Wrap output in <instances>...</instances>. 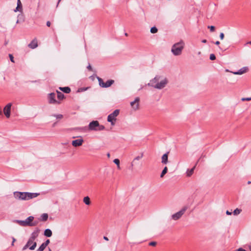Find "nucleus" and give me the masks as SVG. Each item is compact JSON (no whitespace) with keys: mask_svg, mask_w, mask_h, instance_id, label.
Instances as JSON below:
<instances>
[{"mask_svg":"<svg viewBox=\"0 0 251 251\" xmlns=\"http://www.w3.org/2000/svg\"><path fill=\"white\" fill-rule=\"evenodd\" d=\"M39 195L37 193L15 192L14 197L19 200L27 201L37 197Z\"/></svg>","mask_w":251,"mask_h":251,"instance_id":"1","label":"nucleus"},{"mask_svg":"<svg viewBox=\"0 0 251 251\" xmlns=\"http://www.w3.org/2000/svg\"><path fill=\"white\" fill-rule=\"evenodd\" d=\"M184 43L183 41L175 44L172 48L171 51L174 55H179L181 54L182 50L184 48Z\"/></svg>","mask_w":251,"mask_h":251,"instance_id":"2","label":"nucleus"},{"mask_svg":"<svg viewBox=\"0 0 251 251\" xmlns=\"http://www.w3.org/2000/svg\"><path fill=\"white\" fill-rule=\"evenodd\" d=\"M120 110L116 109L107 117V121L111 123L112 126H114L116 121V117L119 115Z\"/></svg>","mask_w":251,"mask_h":251,"instance_id":"3","label":"nucleus"},{"mask_svg":"<svg viewBox=\"0 0 251 251\" xmlns=\"http://www.w3.org/2000/svg\"><path fill=\"white\" fill-rule=\"evenodd\" d=\"M187 209V206L183 207L179 211L173 214L172 215V218L174 220H178L184 214L185 212Z\"/></svg>","mask_w":251,"mask_h":251,"instance_id":"4","label":"nucleus"},{"mask_svg":"<svg viewBox=\"0 0 251 251\" xmlns=\"http://www.w3.org/2000/svg\"><path fill=\"white\" fill-rule=\"evenodd\" d=\"M168 82V81L167 79L165 78L163 80H161L160 82H157L155 85H152V87L158 89H162L165 87Z\"/></svg>","mask_w":251,"mask_h":251,"instance_id":"5","label":"nucleus"},{"mask_svg":"<svg viewBox=\"0 0 251 251\" xmlns=\"http://www.w3.org/2000/svg\"><path fill=\"white\" fill-rule=\"evenodd\" d=\"M49 102L50 104H60V102L55 100V94L51 93L48 96Z\"/></svg>","mask_w":251,"mask_h":251,"instance_id":"6","label":"nucleus"},{"mask_svg":"<svg viewBox=\"0 0 251 251\" xmlns=\"http://www.w3.org/2000/svg\"><path fill=\"white\" fill-rule=\"evenodd\" d=\"M139 102L140 98L137 97L134 101L130 102V105L134 110L136 111L139 109Z\"/></svg>","mask_w":251,"mask_h":251,"instance_id":"7","label":"nucleus"},{"mask_svg":"<svg viewBox=\"0 0 251 251\" xmlns=\"http://www.w3.org/2000/svg\"><path fill=\"white\" fill-rule=\"evenodd\" d=\"M12 106L11 103H8L3 109V112L4 115L7 118H9L11 112V107Z\"/></svg>","mask_w":251,"mask_h":251,"instance_id":"8","label":"nucleus"},{"mask_svg":"<svg viewBox=\"0 0 251 251\" xmlns=\"http://www.w3.org/2000/svg\"><path fill=\"white\" fill-rule=\"evenodd\" d=\"M99 122L98 121H93L89 124L88 127L90 130L97 131Z\"/></svg>","mask_w":251,"mask_h":251,"instance_id":"9","label":"nucleus"},{"mask_svg":"<svg viewBox=\"0 0 251 251\" xmlns=\"http://www.w3.org/2000/svg\"><path fill=\"white\" fill-rule=\"evenodd\" d=\"M40 232V229L37 228L31 234V236L29 238V242H31L32 240L34 241L35 239L38 236Z\"/></svg>","mask_w":251,"mask_h":251,"instance_id":"10","label":"nucleus"},{"mask_svg":"<svg viewBox=\"0 0 251 251\" xmlns=\"http://www.w3.org/2000/svg\"><path fill=\"white\" fill-rule=\"evenodd\" d=\"M83 142L82 139H78L72 141V144L75 147H77L82 145Z\"/></svg>","mask_w":251,"mask_h":251,"instance_id":"11","label":"nucleus"},{"mask_svg":"<svg viewBox=\"0 0 251 251\" xmlns=\"http://www.w3.org/2000/svg\"><path fill=\"white\" fill-rule=\"evenodd\" d=\"M160 76L156 75L153 79L150 81V82L148 84V85L152 87V85H155V84L159 82V80H160Z\"/></svg>","mask_w":251,"mask_h":251,"instance_id":"12","label":"nucleus"},{"mask_svg":"<svg viewBox=\"0 0 251 251\" xmlns=\"http://www.w3.org/2000/svg\"><path fill=\"white\" fill-rule=\"evenodd\" d=\"M169 152L168 151L164 154L161 157V163L163 164H167L168 163V154Z\"/></svg>","mask_w":251,"mask_h":251,"instance_id":"13","label":"nucleus"},{"mask_svg":"<svg viewBox=\"0 0 251 251\" xmlns=\"http://www.w3.org/2000/svg\"><path fill=\"white\" fill-rule=\"evenodd\" d=\"M28 47L30 49H34L37 47L38 43L36 39H33L28 45Z\"/></svg>","mask_w":251,"mask_h":251,"instance_id":"14","label":"nucleus"},{"mask_svg":"<svg viewBox=\"0 0 251 251\" xmlns=\"http://www.w3.org/2000/svg\"><path fill=\"white\" fill-rule=\"evenodd\" d=\"M248 70V68L247 67H243L238 70L237 72H233V74L235 75H242L245 73H246Z\"/></svg>","mask_w":251,"mask_h":251,"instance_id":"15","label":"nucleus"},{"mask_svg":"<svg viewBox=\"0 0 251 251\" xmlns=\"http://www.w3.org/2000/svg\"><path fill=\"white\" fill-rule=\"evenodd\" d=\"M34 219V217L33 216H29L27 218L25 221V224L26 226H31V224Z\"/></svg>","mask_w":251,"mask_h":251,"instance_id":"16","label":"nucleus"},{"mask_svg":"<svg viewBox=\"0 0 251 251\" xmlns=\"http://www.w3.org/2000/svg\"><path fill=\"white\" fill-rule=\"evenodd\" d=\"M44 235L47 237H50L52 236V231L50 229H46L44 231Z\"/></svg>","mask_w":251,"mask_h":251,"instance_id":"17","label":"nucleus"},{"mask_svg":"<svg viewBox=\"0 0 251 251\" xmlns=\"http://www.w3.org/2000/svg\"><path fill=\"white\" fill-rule=\"evenodd\" d=\"M59 89L67 94H69L71 92V89L69 87H59Z\"/></svg>","mask_w":251,"mask_h":251,"instance_id":"18","label":"nucleus"},{"mask_svg":"<svg viewBox=\"0 0 251 251\" xmlns=\"http://www.w3.org/2000/svg\"><path fill=\"white\" fill-rule=\"evenodd\" d=\"M48 217H49V216H48V214L44 213V214H42L39 220L41 221L45 222L48 220Z\"/></svg>","mask_w":251,"mask_h":251,"instance_id":"19","label":"nucleus"},{"mask_svg":"<svg viewBox=\"0 0 251 251\" xmlns=\"http://www.w3.org/2000/svg\"><path fill=\"white\" fill-rule=\"evenodd\" d=\"M114 83V80L112 79H109L105 82V88H108L111 86Z\"/></svg>","mask_w":251,"mask_h":251,"instance_id":"20","label":"nucleus"},{"mask_svg":"<svg viewBox=\"0 0 251 251\" xmlns=\"http://www.w3.org/2000/svg\"><path fill=\"white\" fill-rule=\"evenodd\" d=\"M97 79L99 81V85L102 88H105V82H103V79L99 76L97 77Z\"/></svg>","mask_w":251,"mask_h":251,"instance_id":"21","label":"nucleus"},{"mask_svg":"<svg viewBox=\"0 0 251 251\" xmlns=\"http://www.w3.org/2000/svg\"><path fill=\"white\" fill-rule=\"evenodd\" d=\"M57 98L59 100H62L64 98V95L58 91H56Z\"/></svg>","mask_w":251,"mask_h":251,"instance_id":"22","label":"nucleus"},{"mask_svg":"<svg viewBox=\"0 0 251 251\" xmlns=\"http://www.w3.org/2000/svg\"><path fill=\"white\" fill-rule=\"evenodd\" d=\"M14 222L17 224H18L19 225H20L21 226H26L25 221L17 220L14 221Z\"/></svg>","mask_w":251,"mask_h":251,"instance_id":"23","label":"nucleus"},{"mask_svg":"<svg viewBox=\"0 0 251 251\" xmlns=\"http://www.w3.org/2000/svg\"><path fill=\"white\" fill-rule=\"evenodd\" d=\"M195 169V166L193 167L192 169L190 170H188L187 171V176H192V175L193 174L194 170Z\"/></svg>","mask_w":251,"mask_h":251,"instance_id":"24","label":"nucleus"},{"mask_svg":"<svg viewBox=\"0 0 251 251\" xmlns=\"http://www.w3.org/2000/svg\"><path fill=\"white\" fill-rule=\"evenodd\" d=\"M83 202L86 204V205H89L91 203L90 199L89 197L86 196L83 199Z\"/></svg>","mask_w":251,"mask_h":251,"instance_id":"25","label":"nucleus"},{"mask_svg":"<svg viewBox=\"0 0 251 251\" xmlns=\"http://www.w3.org/2000/svg\"><path fill=\"white\" fill-rule=\"evenodd\" d=\"M168 171V168L166 166L164 168L163 170H162L161 175H160V177H163L167 173Z\"/></svg>","mask_w":251,"mask_h":251,"instance_id":"26","label":"nucleus"},{"mask_svg":"<svg viewBox=\"0 0 251 251\" xmlns=\"http://www.w3.org/2000/svg\"><path fill=\"white\" fill-rule=\"evenodd\" d=\"M241 209L236 208L233 211V213L234 215H237L241 213Z\"/></svg>","mask_w":251,"mask_h":251,"instance_id":"27","label":"nucleus"},{"mask_svg":"<svg viewBox=\"0 0 251 251\" xmlns=\"http://www.w3.org/2000/svg\"><path fill=\"white\" fill-rule=\"evenodd\" d=\"M113 162L114 163H115L117 165L118 169H120L119 159H115L113 160Z\"/></svg>","mask_w":251,"mask_h":251,"instance_id":"28","label":"nucleus"},{"mask_svg":"<svg viewBox=\"0 0 251 251\" xmlns=\"http://www.w3.org/2000/svg\"><path fill=\"white\" fill-rule=\"evenodd\" d=\"M105 129V126L103 125H100L99 123V126H98V128L97 129V131H101Z\"/></svg>","mask_w":251,"mask_h":251,"instance_id":"29","label":"nucleus"},{"mask_svg":"<svg viewBox=\"0 0 251 251\" xmlns=\"http://www.w3.org/2000/svg\"><path fill=\"white\" fill-rule=\"evenodd\" d=\"M36 246H37L36 242L33 241L32 245L30 247H29V249L30 250H34L35 249Z\"/></svg>","mask_w":251,"mask_h":251,"instance_id":"30","label":"nucleus"},{"mask_svg":"<svg viewBox=\"0 0 251 251\" xmlns=\"http://www.w3.org/2000/svg\"><path fill=\"white\" fill-rule=\"evenodd\" d=\"M157 31V28L155 26H153L151 28V32L152 33H155Z\"/></svg>","mask_w":251,"mask_h":251,"instance_id":"31","label":"nucleus"},{"mask_svg":"<svg viewBox=\"0 0 251 251\" xmlns=\"http://www.w3.org/2000/svg\"><path fill=\"white\" fill-rule=\"evenodd\" d=\"M20 7H21V8H22V3L21 2L20 0H18V1H17V6L16 7V10H15V11H16V10L19 11L18 8H20Z\"/></svg>","mask_w":251,"mask_h":251,"instance_id":"32","label":"nucleus"},{"mask_svg":"<svg viewBox=\"0 0 251 251\" xmlns=\"http://www.w3.org/2000/svg\"><path fill=\"white\" fill-rule=\"evenodd\" d=\"M46 247L42 244L38 249L37 251H43Z\"/></svg>","mask_w":251,"mask_h":251,"instance_id":"33","label":"nucleus"},{"mask_svg":"<svg viewBox=\"0 0 251 251\" xmlns=\"http://www.w3.org/2000/svg\"><path fill=\"white\" fill-rule=\"evenodd\" d=\"M207 27L210 29L211 32H214L215 31V27L213 25H209Z\"/></svg>","mask_w":251,"mask_h":251,"instance_id":"34","label":"nucleus"},{"mask_svg":"<svg viewBox=\"0 0 251 251\" xmlns=\"http://www.w3.org/2000/svg\"><path fill=\"white\" fill-rule=\"evenodd\" d=\"M53 116L56 118V119H61L63 118V115L62 114H54Z\"/></svg>","mask_w":251,"mask_h":251,"instance_id":"35","label":"nucleus"},{"mask_svg":"<svg viewBox=\"0 0 251 251\" xmlns=\"http://www.w3.org/2000/svg\"><path fill=\"white\" fill-rule=\"evenodd\" d=\"M209 58L211 60H214L216 59V56L214 54L212 53L210 55Z\"/></svg>","mask_w":251,"mask_h":251,"instance_id":"36","label":"nucleus"},{"mask_svg":"<svg viewBox=\"0 0 251 251\" xmlns=\"http://www.w3.org/2000/svg\"><path fill=\"white\" fill-rule=\"evenodd\" d=\"M143 156V153H142L141 156H136V157L134 159L133 161H134V160H140L141 158H142Z\"/></svg>","mask_w":251,"mask_h":251,"instance_id":"37","label":"nucleus"},{"mask_svg":"<svg viewBox=\"0 0 251 251\" xmlns=\"http://www.w3.org/2000/svg\"><path fill=\"white\" fill-rule=\"evenodd\" d=\"M50 240L48 239L44 243H42V244L46 247L50 243Z\"/></svg>","mask_w":251,"mask_h":251,"instance_id":"38","label":"nucleus"},{"mask_svg":"<svg viewBox=\"0 0 251 251\" xmlns=\"http://www.w3.org/2000/svg\"><path fill=\"white\" fill-rule=\"evenodd\" d=\"M242 101H250L251 100V98H243L241 99Z\"/></svg>","mask_w":251,"mask_h":251,"instance_id":"39","label":"nucleus"},{"mask_svg":"<svg viewBox=\"0 0 251 251\" xmlns=\"http://www.w3.org/2000/svg\"><path fill=\"white\" fill-rule=\"evenodd\" d=\"M29 242H27L26 245L23 247V251L25 250L27 248H29Z\"/></svg>","mask_w":251,"mask_h":251,"instance_id":"40","label":"nucleus"},{"mask_svg":"<svg viewBox=\"0 0 251 251\" xmlns=\"http://www.w3.org/2000/svg\"><path fill=\"white\" fill-rule=\"evenodd\" d=\"M38 223V221H34V222H32V223L31 224V226H36Z\"/></svg>","mask_w":251,"mask_h":251,"instance_id":"41","label":"nucleus"},{"mask_svg":"<svg viewBox=\"0 0 251 251\" xmlns=\"http://www.w3.org/2000/svg\"><path fill=\"white\" fill-rule=\"evenodd\" d=\"M149 245L151 246H155L156 245V242H151L150 243H149Z\"/></svg>","mask_w":251,"mask_h":251,"instance_id":"42","label":"nucleus"},{"mask_svg":"<svg viewBox=\"0 0 251 251\" xmlns=\"http://www.w3.org/2000/svg\"><path fill=\"white\" fill-rule=\"evenodd\" d=\"M9 58H10V61L12 62H14V57L13 56V55L11 54H9Z\"/></svg>","mask_w":251,"mask_h":251,"instance_id":"43","label":"nucleus"},{"mask_svg":"<svg viewBox=\"0 0 251 251\" xmlns=\"http://www.w3.org/2000/svg\"><path fill=\"white\" fill-rule=\"evenodd\" d=\"M224 36H225L223 32L220 33V38L221 40H223L224 38Z\"/></svg>","mask_w":251,"mask_h":251,"instance_id":"44","label":"nucleus"},{"mask_svg":"<svg viewBox=\"0 0 251 251\" xmlns=\"http://www.w3.org/2000/svg\"><path fill=\"white\" fill-rule=\"evenodd\" d=\"M87 69L90 71H92V68L91 67V66L89 64L88 66H87Z\"/></svg>","mask_w":251,"mask_h":251,"instance_id":"45","label":"nucleus"},{"mask_svg":"<svg viewBox=\"0 0 251 251\" xmlns=\"http://www.w3.org/2000/svg\"><path fill=\"white\" fill-rule=\"evenodd\" d=\"M87 89V88H81L79 89V91H83Z\"/></svg>","mask_w":251,"mask_h":251,"instance_id":"46","label":"nucleus"},{"mask_svg":"<svg viewBox=\"0 0 251 251\" xmlns=\"http://www.w3.org/2000/svg\"><path fill=\"white\" fill-rule=\"evenodd\" d=\"M33 241H34L33 240H32L31 242H29V239H28L27 242H29V244H28L29 245V247H30L32 245V243H33Z\"/></svg>","mask_w":251,"mask_h":251,"instance_id":"47","label":"nucleus"},{"mask_svg":"<svg viewBox=\"0 0 251 251\" xmlns=\"http://www.w3.org/2000/svg\"><path fill=\"white\" fill-rule=\"evenodd\" d=\"M248 45H251V41H249L248 42H247L245 44V46H247Z\"/></svg>","mask_w":251,"mask_h":251,"instance_id":"48","label":"nucleus"},{"mask_svg":"<svg viewBox=\"0 0 251 251\" xmlns=\"http://www.w3.org/2000/svg\"><path fill=\"white\" fill-rule=\"evenodd\" d=\"M50 21H47V25L48 26H50Z\"/></svg>","mask_w":251,"mask_h":251,"instance_id":"49","label":"nucleus"},{"mask_svg":"<svg viewBox=\"0 0 251 251\" xmlns=\"http://www.w3.org/2000/svg\"><path fill=\"white\" fill-rule=\"evenodd\" d=\"M231 212H229V211L227 210L226 211V214L228 215H230L231 214Z\"/></svg>","mask_w":251,"mask_h":251,"instance_id":"50","label":"nucleus"},{"mask_svg":"<svg viewBox=\"0 0 251 251\" xmlns=\"http://www.w3.org/2000/svg\"><path fill=\"white\" fill-rule=\"evenodd\" d=\"M215 44L216 45H219L220 44V42H219V41H217L215 43Z\"/></svg>","mask_w":251,"mask_h":251,"instance_id":"51","label":"nucleus"},{"mask_svg":"<svg viewBox=\"0 0 251 251\" xmlns=\"http://www.w3.org/2000/svg\"><path fill=\"white\" fill-rule=\"evenodd\" d=\"M201 42L203 43H206L207 42V40L206 39H203L201 41Z\"/></svg>","mask_w":251,"mask_h":251,"instance_id":"52","label":"nucleus"},{"mask_svg":"<svg viewBox=\"0 0 251 251\" xmlns=\"http://www.w3.org/2000/svg\"><path fill=\"white\" fill-rule=\"evenodd\" d=\"M103 239L106 241H108V238L106 236H104Z\"/></svg>","mask_w":251,"mask_h":251,"instance_id":"53","label":"nucleus"},{"mask_svg":"<svg viewBox=\"0 0 251 251\" xmlns=\"http://www.w3.org/2000/svg\"><path fill=\"white\" fill-rule=\"evenodd\" d=\"M2 112L1 107H0V115H2Z\"/></svg>","mask_w":251,"mask_h":251,"instance_id":"54","label":"nucleus"},{"mask_svg":"<svg viewBox=\"0 0 251 251\" xmlns=\"http://www.w3.org/2000/svg\"><path fill=\"white\" fill-rule=\"evenodd\" d=\"M107 157H108V158H109V157H110V154L109 153H107Z\"/></svg>","mask_w":251,"mask_h":251,"instance_id":"55","label":"nucleus"},{"mask_svg":"<svg viewBox=\"0 0 251 251\" xmlns=\"http://www.w3.org/2000/svg\"><path fill=\"white\" fill-rule=\"evenodd\" d=\"M248 247H249V249L250 251H251V245H249Z\"/></svg>","mask_w":251,"mask_h":251,"instance_id":"56","label":"nucleus"},{"mask_svg":"<svg viewBox=\"0 0 251 251\" xmlns=\"http://www.w3.org/2000/svg\"><path fill=\"white\" fill-rule=\"evenodd\" d=\"M12 240H13L12 242H15L16 241V239L14 237L12 238Z\"/></svg>","mask_w":251,"mask_h":251,"instance_id":"57","label":"nucleus"},{"mask_svg":"<svg viewBox=\"0 0 251 251\" xmlns=\"http://www.w3.org/2000/svg\"><path fill=\"white\" fill-rule=\"evenodd\" d=\"M251 181H249L248 182V184H251Z\"/></svg>","mask_w":251,"mask_h":251,"instance_id":"58","label":"nucleus"},{"mask_svg":"<svg viewBox=\"0 0 251 251\" xmlns=\"http://www.w3.org/2000/svg\"><path fill=\"white\" fill-rule=\"evenodd\" d=\"M19 23V20H17V21H16V23L18 24Z\"/></svg>","mask_w":251,"mask_h":251,"instance_id":"59","label":"nucleus"},{"mask_svg":"<svg viewBox=\"0 0 251 251\" xmlns=\"http://www.w3.org/2000/svg\"><path fill=\"white\" fill-rule=\"evenodd\" d=\"M125 36H128V34H127V33H125Z\"/></svg>","mask_w":251,"mask_h":251,"instance_id":"60","label":"nucleus"},{"mask_svg":"<svg viewBox=\"0 0 251 251\" xmlns=\"http://www.w3.org/2000/svg\"><path fill=\"white\" fill-rule=\"evenodd\" d=\"M14 242H12V244H11V245H12V246H14Z\"/></svg>","mask_w":251,"mask_h":251,"instance_id":"61","label":"nucleus"},{"mask_svg":"<svg viewBox=\"0 0 251 251\" xmlns=\"http://www.w3.org/2000/svg\"><path fill=\"white\" fill-rule=\"evenodd\" d=\"M36 81H32V82H36Z\"/></svg>","mask_w":251,"mask_h":251,"instance_id":"62","label":"nucleus"},{"mask_svg":"<svg viewBox=\"0 0 251 251\" xmlns=\"http://www.w3.org/2000/svg\"><path fill=\"white\" fill-rule=\"evenodd\" d=\"M60 1V0H59L58 2Z\"/></svg>","mask_w":251,"mask_h":251,"instance_id":"63","label":"nucleus"}]
</instances>
